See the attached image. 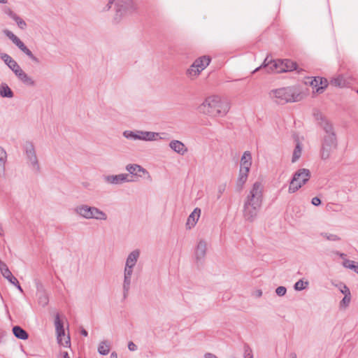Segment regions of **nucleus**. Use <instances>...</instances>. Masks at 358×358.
<instances>
[{
  "label": "nucleus",
  "mask_w": 358,
  "mask_h": 358,
  "mask_svg": "<svg viewBox=\"0 0 358 358\" xmlns=\"http://www.w3.org/2000/svg\"><path fill=\"white\" fill-rule=\"evenodd\" d=\"M81 334H82V335H83L84 336H87V331L86 330H85V329H83V330L81 331Z\"/></svg>",
  "instance_id": "09e8293b"
},
{
  "label": "nucleus",
  "mask_w": 358,
  "mask_h": 358,
  "mask_svg": "<svg viewBox=\"0 0 358 358\" xmlns=\"http://www.w3.org/2000/svg\"><path fill=\"white\" fill-rule=\"evenodd\" d=\"M248 171H245V170H240L238 178L237 179V186L240 189H242L244 185L245 184L248 177Z\"/></svg>",
  "instance_id": "5701e85b"
},
{
  "label": "nucleus",
  "mask_w": 358,
  "mask_h": 358,
  "mask_svg": "<svg viewBox=\"0 0 358 358\" xmlns=\"http://www.w3.org/2000/svg\"><path fill=\"white\" fill-rule=\"evenodd\" d=\"M310 85L313 89V92L322 93L327 87L328 81L325 78L316 77L311 81Z\"/></svg>",
  "instance_id": "ddd939ff"
},
{
  "label": "nucleus",
  "mask_w": 358,
  "mask_h": 358,
  "mask_svg": "<svg viewBox=\"0 0 358 358\" xmlns=\"http://www.w3.org/2000/svg\"><path fill=\"white\" fill-rule=\"evenodd\" d=\"M344 255H345L344 254H341V257H343Z\"/></svg>",
  "instance_id": "4d7b16f0"
},
{
  "label": "nucleus",
  "mask_w": 358,
  "mask_h": 358,
  "mask_svg": "<svg viewBox=\"0 0 358 358\" xmlns=\"http://www.w3.org/2000/svg\"><path fill=\"white\" fill-rule=\"evenodd\" d=\"M110 358H117V354L115 352H112L110 355Z\"/></svg>",
  "instance_id": "8fccbe9b"
},
{
  "label": "nucleus",
  "mask_w": 358,
  "mask_h": 358,
  "mask_svg": "<svg viewBox=\"0 0 358 358\" xmlns=\"http://www.w3.org/2000/svg\"><path fill=\"white\" fill-rule=\"evenodd\" d=\"M159 136V133L152 131H138V136H136L135 137L143 141H154L157 140Z\"/></svg>",
  "instance_id": "6ab92c4d"
},
{
  "label": "nucleus",
  "mask_w": 358,
  "mask_h": 358,
  "mask_svg": "<svg viewBox=\"0 0 358 358\" xmlns=\"http://www.w3.org/2000/svg\"><path fill=\"white\" fill-rule=\"evenodd\" d=\"M0 2H1V3H6V0H0Z\"/></svg>",
  "instance_id": "5fc2aeb1"
},
{
  "label": "nucleus",
  "mask_w": 358,
  "mask_h": 358,
  "mask_svg": "<svg viewBox=\"0 0 358 358\" xmlns=\"http://www.w3.org/2000/svg\"><path fill=\"white\" fill-rule=\"evenodd\" d=\"M18 78L22 80L23 83L29 85H33L34 82L23 71L20 73Z\"/></svg>",
  "instance_id": "f704fd0d"
},
{
  "label": "nucleus",
  "mask_w": 358,
  "mask_h": 358,
  "mask_svg": "<svg viewBox=\"0 0 358 358\" xmlns=\"http://www.w3.org/2000/svg\"><path fill=\"white\" fill-rule=\"evenodd\" d=\"M1 58L12 71L15 68L17 69V63L8 55L3 54Z\"/></svg>",
  "instance_id": "bb28decb"
},
{
  "label": "nucleus",
  "mask_w": 358,
  "mask_h": 358,
  "mask_svg": "<svg viewBox=\"0 0 358 358\" xmlns=\"http://www.w3.org/2000/svg\"><path fill=\"white\" fill-rule=\"evenodd\" d=\"M311 203L314 206H319L321 203V201L318 197H313L312 199Z\"/></svg>",
  "instance_id": "37998d69"
},
{
  "label": "nucleus",
  "mask_w": 358,
  "mask_h": 358,
  "mask_svg": "<svg viewBox=\"0 0 358 358\" xmlns=\"http://www.w3.org/2000/svg\"><path fill=\"white\" fill-rule=\"evenodd\" d=\"M201 215V209L196 208L193 212L189 215L187 220V226L190 229L193 227L197 222Z\"/></svg>",
  "instance_id": "f3484780"
},
{
  "label": "nucleus",
  "mask_w": 358,
  "mask_h": 358,
  "mask_svg": "<svg viewBox=\"0 0 358 358\" xmlns=\"http://www.w3.org/2000/svg\"><path fill=\"white\" fill-rule=\"evenodd\" d=\"M257 294L261 295V294H262V292H257Z\"/></svg>",
  "instance_id": "bf43d9fd"
},
{
  "label": "nucleus",
  "mask_w": 358,
  "mask_h": 358,
  "mask_svg": "<svg viewBox=\"0 0 358 358\" xmlns=\"http://www.w3.org/2000/svg\"><path fill=\"white\" fill-rule=\"evenodd\" d=\"M0 270L3 275V276L6 278L10 283L16 284L17 283V279L13 275L11 271L9 270L8 266L3 264L0 266Z\"/></svg>",
  "instance_id": "a211bd4d"
},
{
  "label": "nucleus",
  "mask_w": 358,
  "mask_h": 358,
  "mask_svg": "<svg viewBox=\"0 0 358 358\" xmlns=\"http://www.w3.org/2000/svg\"><path fill=\"white\" fill-rule=\"evenodd\" d=\"M27 155L28 157L29 158L31 162L34 165L37 164V159H36V157L35 155L34 148H33L32 145H29V146L27 148Z\"/></svg>",
  "instance_id": "7c9ffc66"
},
{
  "label": "nucleus",
  "mask_w": 358,
  "mask_h": 358,
  "mask_svg": "<svg viewBox=\"0 0 358 358\" xmlns=\"http://www.w3.org/2000/svg\"><path fill=\"white\" fill-rule=\"evenodd\" d=\"M310 178V172L307 169H300L293 176L289 185V192L294 193L304 185Z\"/></svg>",
  "instance_id": "39448f33"
},
{
  "label": "nucleus",
  "mask_w": 358,
  "mask_h": 358,
  "mask_svg": "<svg viewBox=\"0 0 358 358\" xmlns=\"http://www.w3.org/2000/svg\"><path fill=\"white\" fill-rule=\"evenodd\" d=\"M257 294L261 295V294H262V292H257Z\"/></svg>",
  "instance_id": "13d9d810"
},
{
  "label": "nucleus",
  "mask_w": 358,
  "mask_h": 358,
  "mask_svg": "<svg viewBox=\"0 0 358 358\" xmlns=\"http://www.w3.org/2000/svg\"><path fill=\"white\" fill-rule=\"evenodd\" d=\"M261 68H262V66H259V67L257 68V69L253 71V73L257 72V71H259Z\"/></svg>",
  "instance_id": "603ef678"
},
{
  "label": "nucleus",
  "mask_w": 358,
  "mask_h": 358,
  "mask_svg": "<svg viewBox=\"0 0 358 358\" xmlns=\"http://www.w3.org/2000/svg\"><path fill=\"white\" fill-rule=\"evenodd\" d=\"M55 326L58 343L64 347L69 346L70 345V337L69 336H66L64 342L62 341V336H64V329L59 314H57L55 316Z\"/></svg>",
  "instance_id": "f8f14e48"
},
{
  "label": "nucleus",
  "mask_w": 358,
  "mask_h": 358,
  "mask_svg": "<svg viewBox=\"0 0 358 358\" xmlns=\"http://www.w3.org/2000/svg\"><path fill=\"white\" fill-rule=\"evenodd\" d=\"M113 3L116 6V19L122 15L130 13L132 10V3L130 0H109L108 9Z\"/></svg>",
  "instance_id": "1a4fd4ad"
},
{
  "label": "nucleus",
  "mask_w": 358,
  "mask_h": 358,
  "mask_svg": "<svg viewBox=\"0 0 358 358\" xmlns=\"http://www.w3.org/2000/svg\"><path fill=\"white\" fill-rule=\"evenodd\" d=\"M351 300V294L345 295L341 301V306H348Z\"/></svg>",
  "instance_id": "4c0bfd02"
},
{
  "label": "nucleus",
  "mask_w": 358,
  "mask_h": 358,
  "mask_svg": "<svg viewBox=\"0 0 358 358\" xmlns=\"http://www.w3.org/2000/svg\"><path fill=\"white\" fill-rule=\"evenodd\" d=\"M282 63H279L280 65L283 66V69H285V72L292 71L293 70L296 69V64L295 62H292L289 59L282 60Z\"/></svg>",
  "instance_id": "cd10ccee"
},
{
  "label": "nucleus",
  "mask_w": 358,
  "mask_h": 358,
  "mask_svg": "<svg viewBox=\"0 0 358 358\" xmlns=\"http://www.w3.org/2000/svg\"><path fill=\"white\" fill-rule=\"evenodd\" d=\"M66 337V336L64 334V336H62V341L64 342V339Z\"/></svg>",
  "instance_id": "864d4df0"
},
{
  "label": "nucleus",
  "mask_w": 358,
  "mask_h": 358,
  "mask_svg": "<svg viewBox=\"0 0 358 358\" xmlns=\"http://www.w3.org/2000/svg\"><path fill=\"white\" fill-rule=\"evenodd\" d=\"M0 95L3 97H13V93L10 88L6 84H2L0 86Z\"/></svg>",
  "instance_id": "c756f323"
},
{
  "label": "nucleus",
  "mask_w": 358,
  "mask_h": 358,
  "mask_svg": "<svg viewBox=\"0 0 358 358\" xmlns=\"http://www.w3.org/2000/svg\"><path fill=\"white\" fill-rule=\"evenodd\" d=\"M3 33L13 41V43L15 45H17L29 58H31L34 61H37V59L36 58V57L34 56L30 50L28 49L27 46L24 44V43L21 41V40L17 36H16L12 31L8 29H5L3 31Z\"/></svg>",
  "instance_id": "9d476101"
},
{
  "label": "nucleus",
  "mask_w": 358,
  "mask_h": 358,
  "mask_svg": "<svg viewBox=\"0 0 358 358\" xmlns=\"http://www.w3.org/2000/svg\"><path fill=\"white\" fill-rule=\"evenodd\" d=\"M270 97L277 103L284 104L288 102H296L302 99L299 90L294 87H282L271 90Z\"/></svg>",
  "instance_id": "7ed1b4c3"
},
{
  "label": "nucleus",
  "mask_w": 358,
  "mask_h": 358,
  "mask_svg": "<svg viewBox=\"0 0 358 358\" xmlns=\"http://www.w3.org/2000/svg\"><path fill=\"white\" fill-rule=\"evenodd\" d=\"M229 108V103L217 95L208 96L198 108L201 113L213 117L224 116Z\"/></svg>",
  "instance_id": "f257e3e1"
},
{
  "label": "nucleus",
  "mask_w": 358,
  "mask_h": 358,
  "mask_svg": "<svg viewBox=\"0 0 358 358\" xmlns=\"http://www.w3.org/2000/svg\"><path fill=\"white\" fill-rule=\"evenodd\" d=\"M262 185L255 182L244 204L243 215L248 220H252L257 215L262 205Z\"/></svg>",
  "instance_id": "f03ea898"
},
{
  "label": "nucleus",
  "mask_w": 358,
  "mask_h": 358,
  "mask_svg": "<svg viewBox=\"0 0 358 358\" xmlns=\"http://www.w3.org/2000/svg\"><path fill=\"white\" fill-rule=\"evenodd\" d=\"M110 348V345L107 342L102 341L99 345L98 351L101 355H106L108 354Z\"/></svg>",
  "instance_id": "473e14b6"
},
{
  "label": "nucleus",
  "mask_w": 358,
  "mask_h": 358,
  "mask_svg": "<svg viewBox=\"0 0 358 358\" xmlns=\"http://www.w3.org/2000/svg\"><path fill=\"white\" fill-rule=\"evenodd\" d=\"M357 93H358V90H357Z\"/></svg>",
  "instance_id": "052dcab7"
},
{
  "label": "nucleus",
  "mask_w": 358,
  "mask_h": 358,
  "mask_svg": "<svg viewBox=\"0 0 358 358\" xmlns=\"http://www.w3.org/2000/svg\"><path fill=\"white\" fill-rule=\"evenodd\" d=\"M286 288L285 287H282V286H280L278 287L276 290H275V292L276 294L278 295V296H284L285 294H286Z\"/></svg>",
  "instance_id": "58836bf2"
},
{
  "label": "nucleus",
  "mask_w": 358,
  "mask_h": 358,
  "mask_svg": "<svg viewBox=\"0 0 358 358\" xmlns=\"http://www.w3.org/2000/svg\"><path fill=\"white\" fill-rule=\"evenodd\" d=\"M244 358H253L252 350L248 345L244 347Z\"/></svg>",
  "instance_id": "e433bc0d"
},
{
  "label": "nucleus",
  "mask_w": 358,
  "mask_h": 358,
  "mask_svg": "<svg viewBox=\"0 0 358 358\" xmlns=\"http://www.w3.org/2000/svg\"><path fill=\"white\" fill-rule=\"evenodd\" d=\"M292 358H296V355H292Z\"/></svg>",
  "instance_id": "6e6d98bb"
},
{
  "label": "nucleus",
  "mask_w": 358,
  "mask_h": 358,
  "mask_svg": "<svg viewBox=\"0 0 358 358\" xmlns=\"http://www.w3.org/2000/svg\"><path fill=\"white\" fill-rule=\"evenodd\" d=\"M320 124L326 131V135L324 136V142L322 143L321 155L323 159H327L329 156V152L331 150L335 149L336 148V138L333 131L331 124L324 117H322V115H320Z\"/></svg>",
  "instance_id": "20e7f679"
},
{
  "label": "nucleus",
  "mask_w": 358,
  "mask_h": 358,
  "mask_svg": "<svg viewBox=\"0 0 358 358\" xmlns=\"http://www.w3.org/2000/svg\"><path fill=\"white\" fill-rule=\"evenodd\" d=\"M324 237H325L327 239L329 240V241H338L339 240V238L336 236V235H334V234H329V235H327V234H322Z\"/></svg>",
  "instance_id": "a19ab883"
},
{
  "label": "nucleus",
  "mask_w": 358,
  "mask_h": 358,
  "mask_svg": "<svg viewBox=\"0 0 358 358\" xmlns=\"http://www.w3.org/2000/svg\"><path fill=\"white\" fill-rule=\"evenodd\" d=\"M339 289L344 295L350 294V291L346 285H341Z\"/></svg>",
  "instance_id": "ea45409f"
},
{
  "label": "nucleus",
  "mask_w": 358,
  "mask_h": 358,
  "mask_svg": "<svg viewBox=\"0 0 358 358\" xmlns=\"http://www.w3.org/2000/svg\"><path fill=\"white\" fill-rule=\"evenodd\" d=\"M13 332L16 338L21 340H26L29 337L28 333L19 326H15Z\"/></svg>",
  "instance_id": "b1692460"
},
{
  "label": "nucleus",
  "mask_w": 358,
  "mask_h": 358,
  "mask_svg": "<svg viewBox=\"0 0 358 358\" xmlns=\"http://www.w3.org/2000/svg\"><path fill=\"white\" fill-rule=\"evenodd\" d=\"M206 243L205 241H201L197 245L196 249V255L197 258L203 257L206 254Z\"/></svg>",
  "instance_id": "c85d7f7f"
},
{
  "label": "nucleus",
  "mask_w": 358,
  "mask_h": 358,
  "mask_svg": "<svg viewBox=\"0 0 358 358\" xmlns=\"http://www.w3.org/2000/svg\"><path fill=\"white\" fill-rule=\"evenodd\" d=\"M252 165V155L249 151H245L241 159L240 170H245L250 172Z\"/></svg>",
  "instance_id": "4468645a"
},
{
  "label": "nucleus",
  "mask_w": 358,
  "mask_h": 358,
  "mask_svg": "<svg viewBox=\"0 0 358 358\" xmlns=\"http://www.w3.org/2000/svg\"><path fill=\"white\" fill-rule=\"evenodd\" d=\"M63 357H64V358H70V357H69V355L68 352H66L64 353V355H63Z\"/></svg>",
  "instance_id": "3c124183"
},
{
  "label": "nucleus",
  "mask_w": 358,
  "mask_h": 358,
  "mask_svg": "<svg viewBox=\"0 0 358 358\" xmlns=\"http://www.w3.org/2000/svg\"><path fill=\"white\" fill-rule=\"evenodd\" d=\"M279 63H282V60H274L264 66L268 69V72L280 73L285 72L283 66L280 65Z\"/></svg>",
  "instance_id": "2eb2a0df"
},
{
  "label": "nucleus",
  "mask_w": 358,
  "mask_h": 358,
  "mask_svg": "<svg viewBox=\"0 0 358 358\" xmlns=\"http://www.w3.org/2000/svg\"><path fill=\"white\" fill-rule=\"evenodd\" d=\"M15 286H16V287L21 292H23V289L22 288V287L20 286L19 282L17 281V283L16 284H13Z\"/></svg>",
  "instance_id": "de8ad7c7"
},
{
  "label": "nucleus",
  "mask_w": 358,
  "mask_h": 358,
  "mask_svg": "<svg viewBox=\"0 0 358 358\" xmlns=\"http://www.w3.org/2000/svg\"><path fill=\"white\" fill-rule=\"evenodd\" d=\"M330 84L335 87H348L350 83L343 76H338L331 80Z\"/></svg>",
  "instance_id": "aec40b11"
},
{
  "label": "nucleus",
  "mask_w": 358,
  "mask_h": 358,
  "mask_svg": "<svg viewBox=\"0 0 358 358\" xmlns=\"http://www.w3.org/2000/svg\"><path fill=\"white\" fill-rule=\"evenodd\" d=\"M55 326L58 343L64 347L69 346L70 345V337L69 336H66L64 342L62 341V336H64V329L59 314H57L55 316Z\"/></svg>",
  "instance_id": "9b49d317"
},
{
  "label": "nucleus",
  "mask_w": 358,
  "mask_h": 358,
  "mask_svg": "<svg viewBox=\"0 0 358 358\" xmlns=\"http://www.w3.org/2000/svg\"><path fill=\"white\" fill-rule=\"evenodd\" d=\"M169 146L173 150L181 155H185L187 152L186 146L180 141H171L169 143Z\"/></svg>",
  "instance_id": "dca6fc26"
},
{
  "label": "nucleus",
  "mask_w": 358,
  "mask_h": 358,
  "mask_svg": "<svg viewBox=\"0 0 358 358\" xmlns=\"http://www.w3.org/2000/svg\"><path fill=\"white\" fill-rule=\"evenodd\" d=\"M308 285V282H304L302 280H299L297 281L294 285V288L296 290H303L304 289L306 286Z\"/></svg>",
  "instance_id": "c9c22d12"
},
{
  "label": "nucleus",
  "mask_w": 358,
  "mask_h": 358,
  "mask_svg": "<svg viewBox=\"0 0 358 358\" xmlns=\"http://www.w3.org/2000/svg\"><path fill=\"white\" fill-rule=\"evenodd\" d=\"M7 160V154L6 150L0 147V170L3 171L5 167V164Z\"/></svg>",
  "instance_id": "72a5a7b5"
},
{
  "label": "nucleus",
  "mask_w": 358,
  "mask_h": 358,
  "mask_svg": "<svg viewBox=\"0 0 358 358\" xmlns=\"http://www.w3.org/2000/svg\"><path fill=\"white\" fill-rule=\"evenodd\" d=\"M302 152V146L299 140L296 141V145L293 151L292 162H296L301 157Z\"/></svg>",
  "instance_id": "393cba45"
},
{
  "label": "nucleus",
  "mask_w": 358,
  "mask_h": 358,
  "mask_svg": "<svg viewBox=\"0 0 358 358\" xmlns=\"http://www.w3.org/2000/svg\"><path fill=\"white\" fill-rule=\"evenodd\" d=\"M13 71L15 73V74L17 76H19L20 73H21L22 72H23V70L20 68V66L18 65L17 66V68H15L13 69Z\"/></svg>",
  "instance_id": "c03bdc74"
},
{
  "label": "nucleus",
  "mask_w": 358,
  "mask_h": 358,
  "mask_svg": "<svg viewBox=\"0 0 358 358\" xmlns=\"http://www.w3.org/2000/svg\"><path fill=\"white\" fill-rule=\"evenodd\" d=\"M139 256L138 250L133 251L128 257L124 269V288L128 289L130 285V278L132 274V268L136 264Z\"/></svg>",
  "instance_id": "0eeeda50"
},
{
  "label": "nucleus",
  "mask_w": 358,
  "mask_h": 358,
  "mask_svg": "<svg viewBox=\"0 0 358 358\" xmlns=\"http://www.w3.org/2000/svg\"><path fill=\"white\" fill-rule=\"evenodd\" d=\"M126 169L132 175H138V173L141 172L149 176L148 172L145 169L137 164H129Z\"/></svg>",
  "instance_id": "4be33fe9"
},
{
  "label": "nucleus",
  "mask_w": 358,
  "mask_h": 358,
  "mask_svg": "<svg viewBox=\"0 0 358 358\" xmlns=\"http://www.w3.org/2000/svg\"><path fill=\"white\" fill-rule=\"evenodd\" d=\"M76 211L80 215L87 219L95 218L97 220H105L107 218L106 215L103 212L99 210L98 208L94 207H88L87 206H83L78 207L76 209Z\"/></svg>",
  "instance_id": "6e6552de"
},
{
  "label": "nucleus",
  "mask_w": 358,
  "mask_h": 358,
  "mask_svg": "<svg viewBox=\"0 0 358 358\" xmlns=\"http://www.w3.org/2000/svg\"><path fill=\"white\" fill-rule=\"evenodd\" d=\"M6 13L16 22L20 29H23L26 27V22L13 11L8 10Z\"/></svg>",
  "instance_id": "a878e982"
},
{
  "label": "nucleus",
  "mask_w": 358,
  "mask_h": 358,
  "mask_svg": "<svg viewBox=\"0 0 358 358\" xmlns=\"http://www.w3.org/2000/svg\"><path fill=\"white\" fill-rule=\"evenodd\" d=\"M205 358H217L215 355L210 354V353H206L205 355Z\"/></svg>",
  "instance_id": "49530a36"
},
{
  "label": "nucleus",
  "mask_w": 358,
  "mask_h": 358,
  "mask_svg": "<svg viewBox=\"0 0 358 358\" xmlns=\"http://www.w3.org/2000/svg\"><path fill=\"white\" fill-rule=\"evenodd\" d=\"M128 348L131 351H135L137 349L136 345L133 342L129 343Z\"/></svg>",
  "instance_id": "a18cd8bd"
},
{
  "label": "nucleus",
  "mask_w": 358,
  "mask_h": 358,
  "mask_svg": "<svg viewBox=\"0 0 358 358\" xmlns=\"http://www.w3.org/2000/svg\"><path fill=\"white\" fill-rule=\"evenodd\" d=\"M124 135L126 138H132L134 139H137L135 136H138V131L137 132V134H135L132 131H124Z\"/></svg>",
  "instance_id": "79ce46f5"
},
{
  "label": "nucleus",
  "mask_w": 358,
  "mask_h": 358,
  "mask_svg": "<svg viewBox=\"0 0 358 358\" xmlns=\"http://www.w3.org/2000/svg\"><path fill=\"white\" fill-rule=\"evenodd\" d=\"M343 265L344 267L354 270L355 272L358 273V263L354 261L345 259L343 263Z\"/></svg>",
  "instance_id": "2f4dec72"
},
{
  "label": "nucleus",
  "mask_w": 358,
  "mask_h": 358,
  "mask_svg": "<svg viewBox=\"0 0 358 358\" xmlns=\"http://www.w3.org/2000/svg\"><path fill=\"white\" fill-rule=\"evenodd\" d=\"M128 175L127 174H120L116 176H109L106 178V180L112 184H120L126 181H129L127 180Z\"/></svg>",
  "instance_id": "412c9836"
},
{
  "label": "nucleus",
  "mask_w": 358,
  "mask_h": 358,
  "mask_svg": "<svg viewBox=\"0 0 358 358\" xmlns=\"http://www.w3.org/2000/svg\"><path fill=\"white\" fill-rule=\"evenodd\" d=\"M210 60V57L208 56H202L196 59L188 69L187 76L192 80L197 78L201 72L209 65Z\"/></svg>",
  "instance_id": "423d86ee"
}]
</instances>
